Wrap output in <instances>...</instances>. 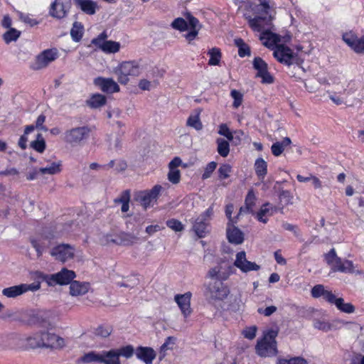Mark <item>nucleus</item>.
I'll use <instances>...</instances> for the list:
<instances>
[{
    "mask_svg": "<svg viewBox=\"0 0 364 364\" xmlns=\"http://www.w3.org/2000/svg\"><path fill=\"white\" fill-rule=\"evenodd\" d=\"M257 5H250L249 9L253 11L254 17L247 12L244 14L245 18L247 21L249 26L256 32L261 33L259 40L262 44L271 48L281 41V38L271 31L273 28L272 21L274 15L270 12V6L267 0H258Z\"/></svg>",
    "mask_w": 364,
    "mask_h": 364,
    "instance_id": "nucleus-1",
    "label": "nucleus"
},
{
    "mask_svg": "<svg viewBox=\"0 0 364 364\" xmlns=\"http://www.w3.org/2000/svg\"><path fill=\"white\" fill-rule=\"evenodd\" d=\"M278 331L270 329L264 333L263 338L257 342L256 352L261 357H272L277 353L276 337Z\"/></svg>",
    "mask_w": 364,
    "mask_h": 364,
    "instance_id": "nucleus-2",
    "label": "nucleus"
},
{
    "mask_svg": "<svg viewBox=\"0 0 364 364\" xmlns=\"http://www.w3.org/2000/svg\"><path fill=\"white\" fill-rule=\"evenodd\" d=\"M41 331L23 338L17 333H11L6 337L7 347L10 349L18 348L24 341L26 347L31 349L41 348Z\"/></svg>",
    "mask_w": 364,
    "mask_h": 364,
    "instance_id": "nucleus-3",
    "label": "nucleus"
},
{
    "mask_svg": "<svg viewBox=\"0 0 364 364\" xmlns=\"http://www.w3.org/2000/svg\"><path fill=\"white\" fill-rule=\"evenodd\" d=\"M37 278L46 282L48 286L66 285L76 277L75 272L67 268H63L60 272L46 274L42 272H36Z\"/></svg>",
    "mask_w": 364,
    "mask_h": 364,
    "instance_id": "nucleus-4",
    "label": "nucleus"
},
{
    "mask_svg": "<svg viewBox=\"0 0 364 364\" xmlns=\"http://www.w3.org/2000/svg\"><path fill=\"white\" fill-rule=\"evenodd\" d=\"M117 76V80L121 84H127L129 76H138L141 73V68L138 63L134 61H126L119 65L114 70Z\"/></svg>",
    "mask_w": 364,
    "mask_h": 364,
    "instance_id": "nucleus-5",
    "label": "nucleus"
},
{
    "mask_svg": "<svg viewBox=\"0 0 364 364\" xmlns=\"http://www.w3.org/2000/svg\"><path fill=\"white\" fill-rule=\"evenodd\" d=\"M40 289L41 282L36 281L31 284L21 283L4 288L1 291V294L7 299H16L28 291L34 292L38 291Z\"/></svg>",
    "mask_w": 364,
    "mask_h": 364,
    "instance_id": "nucleus-6",
    "label": "nucleus"
},
{
    "mask_svg": "<svg viewBox=\"0 0 364 364\" xmlns=\"http://www.w3.org/2000/svg\"><path fill=\"white\" fill-rule=\"evenodd\" d=\"M50 255L55 260L65 263L75 257L76 250L70 244L61 243L52 247Z\"/></svg>",
    "mask_w": 364,
    "mask_h": 364,
    "instance_id": "nucleus-7",
    "label": "nucleus"
},
{
    "mask_svg": "<svg viewBox=\"0 0 364 364\" xmlns=\"http://www.w3.org/2000/svg\"><path fill=\"white\" fill-rule=\"evenodd\" d=\"M90 129L86 127H78L65 132L64 141L71 146H80L87 139Z\"/></svg>",
    "mask_w": 364,
    "mask_h": 364,
    "instance_id": "nucleus-8",
    "label": "nucleus"
},
{
    "mask_svg": "<svg viewBox=\"0 0 364 364\" xmlns=\"http://www.w3.org/2000/svg\"><path fill=\"white\" fill-rule=\"evenodd\" d=\"M327 263L331 265L333 271H340L343 272H351L353 270V263L350 261H342L336 253L334 249H331L326 255Z\"/></svg>",
    "mask_w": 364,
    "mask_h": 364,
    "instance_id": "nucleus-9",
    "label": "nucleus"
},
{
    "mask_svg": "<svg viewBox=\"0 0 364 364\" xmlns=\"http://www.w3.org/2000/svg\"><path fill=\"white\" fill-rule=\"evenodd\" d=\"M58 55V50L55 48L45 50L37 55L35 62L31 67L35 70L45 68L57 58Z\"/></svg>",
    "mask_w": 364,
    "mask_h": 364,
    "instance_id": "nucleus-10",
    "label": "nucleus"
},
{
    "mask_svg": "<svg viewBox=\"0 0 364 364\" xmlns=\"http://www.w3.org/2000/svg\"><path fill=\"white\" fill-rule=\"evenodd\" d=\"M228 294V289L220 281L210 282L206 287L205 296L212 300H223Z\"/></svg>",
    "mask_w": 364,
    "mask_h": 364,
    "instance_id": "nucleus-11",
    "label": "nucleus"
},
{
    "mask_svg": "<svg viewBox=\"0 0 364 364\" xmlns=\"http://www.w3.org/2000/svg\"><path fill=\"white\" fill-rule=\"evenodd\" d=\"M70 7V0H55L50 5L49 14L53 18L62 19L67 16Z\"/></svg>",
    "mask_w": 364,
    "mask_h": 364,
    "instance_id": "nucleus-12",
    "label": "nucleus"
},
{
    "mask_svg": "<svg viewBox=\"0 0 364 364\" xmlns=\"http://www.w3.org/2000/svg\"><path fill=\"white\" fill-rule=\"evenodd\" d=\"M253 68L257 71L256 77L262 79L264 84H272L274 82L273 76L268 72L267 64L259 57L253 60Z\"/></svg>",
    "mask_w": 364,
    "mask_h": 364,
    "instance_id": "nucleus-13",
    "label": "nucleus"
},
{
    "mask_svg": "<svg viewBox=\"0 0 364 364\" xmlns=\"http://www.w3.org/2000/svg\"><path fill=\"white\" fill-rule=\"evenodd\" d=\"M234 265L244 273L250 271H257L260 269L259 265L247 259L246 253L244 251L237 253Z\"/></svg>",
    "mask_w": 364,
    "mask_h": 364,
    "instance_id": "nucleus-14",
    "label": "nucleus"
},
{
    "mask_svg": "<svg viewBox=\"0 0 364 364\" xmlns=\"http://www.w3.org/2000/svg\"><path fill=\"white\" fill-rule=\"evenodd\" d=\"M107 35L105 33H101L97 38L92 39V43L99 47L105 53H117L119 51L120 45L118 42L107 41L105 39Z\"/></svg>",
    "mask_w": 364,
    "mask_h": 364,
    "instance_id": "nucleus-15",
    "label": "nucleus"
},
{
    "mask_svg": "<svg viewBox=\"0 0 364 364\" xmlns=\"http://www.w3.org/2000/svg\"><path fill=\"white\" fill-rule=\"evenodd\" d=\"M273 55L279 62L287 65H290L295 58L293 51L282 44L276 45Z\"/></svg>",
    "mask_w": 364,
    "mask_h": 364,
    "instance_id": "nucleus-16",
    "label": "nucleus"
},
{
    "mask_svg": "<svg viewBox=\"0 0 364 364\" xmlns=\"http://www.w3.org/2000/svg\"><path fill=\"white\" fill-rule=\"evenodd\" d=\"M53 235L44 234L39 239L31 240L32 246L36 250L38 257H41L43 252L53 245Z\"/></svg>",
    "mask_w": 364,
    "mask_h": 364,
    "instance_id": "nucleus-17",
    "label": "nucleus"
},
{
    "mask_svg": "<svg viewBox=\"0 0 364 364\" xmlns=\"http://www.w3.org/2000/svg\"><path fill=\"white\" fill-rule=\"evenodd\" d=\"M343 40L356 53L364 54V36L358 38L351 33H346L343 35Z\"/></svg>",
    "mask_w": 364,
    "mask_h": 364,
    "instance_id": "nucleus-18",
    "label": "nucleus"
},
{
    "mask_svg": "<svg viewBox=\"0 0 364 364\" xmlns=\"http://www.w3.org/2000/svg\"><path fill=\"white\" fill-rule=\"evenodd\" d=\"M94 83L105 92L113 93L119 91V85L112 78H104L102 77H98L95 79Z\"/></svg>",
    "mask_w": 364,
    "mask_h": 364,
    "instance_id": "nucleus-19",
    "label": "nucleus"
},
{
    "mask_svg": "<svg viewBox=\"0 0 364 364\" xmlns=\"http://www.w3.org/2000/svg\"><path fill=\"white\" fill-rule=\"evenodd\" d=\"M191 294L190 292L175 296L174 299L185 317L189 316L192 311L191 308Z\"/></svg>",
    "mask_w": 364,
    "mask_h": 364,
    "instance_id": "nucleus-20",
    "label": "nucleus"
},
{
    "mask_svg": "<svg viewBox=\"0 0 364 364\" xmlns=\"http://www.w3.org/2000/svg\"><path fill=\"white\" fill-rule=\"evenodd\" d=\"M67 346L65 338L60 336L49 331L48 342L47 343V349L53 350H60Z\"/></svg>",
    "mask_w": 364,
    "mask_h": 364,
    "instance_id": "nucleus-21",
    "label": "nucleus"
},
{
    "mask_svg": "<svg viewBox=\"0 0 364 364\" xmlns=\"http://www.w3.org/2000/svg\"><path fill=\"white\" fill-rule=\"evenodd\" d=\"M227 237L230 243L242 244L244 241V235L237 228L228 225L227 228Z\"/></svg>",
    "mask_w": 364,
    "mask_h": 364,
    "instance_id": "nucleus-22",
    "label": "nucleus"
},
{
    "mask_svg": "<svg viewBox=\"0 0 364 364\" xmlns=\"http://www.w3.org/2000/svg\"><path fill=\"white\" fill-rule=\"evenodd\" d=\"M90 288L89 282H80L79 281H73L70 285V294L73 296H78L85 294Z\"/></svg>",
    "mask_w": 364,
    "mask_h": 364,
    "instance_id": "nucleus-23",
    "label": "nucleus"
},
{
    "mask_svg": "<svg viewBox=\"0 0 364 364\" xmlns=\"http://www.w3.org/2000/svg\"><path fill=\"white\" fill-rule=\"evenodd\" d=\"M136 355L146 364H151L156 357V353L151 348L139 347L136 350Z\"/></svg>",
    "mask_w": 364,
    "mask_h": 364,
    "instance_id": "nucleus-24",
    "label": "nucleus"
},
{
    "mask_svg": "<svg viewBox=\"0 0 364 364\" xmlns=\"http://www.w3.org/2000/svg\"><path fill=\"white\" fill-rule=\"evenodd\" d=\"M311 295L314 298L322 296L328 303L334 299V294L332 291L325 289L323 285L318 284L314 286L311 289Z\"/></svg>",
    "mask_w": 364,
    "mask_h": 364,
    "instance_id": "nucleus-25",
    "label": "nucleus"
},
{
    "mask_svg": "<svg viewBox=\"0 0 364 364\" xmlns=\"http://www.w3.org/2000/svg\"><path fill=\"white\" fill-rule=\"evenodd\" d=\"M74 2L84 13L88 15L95 14L98 9L97 2L92 0H74Z\"/></svg>",
    "mask_w": 364,
    "mask_h": 364,
    "instance_id": "nucleus-26",
    "label": "nucleus"
},
{
    "mask_svg": "<svg viewBox=\"0 0 364 364\" xmlns=\"http://www.w3.org/2000/svg\"><path fill=\"white\" fill-rule=\"evenodd\" d=\"M100 363L104 364H120L117 350L111 349L108 351L100 353Z\"/></svg>",
    "mask_w": 364,
    "mask_h": 364,
    "instance_id": "nucleus-27",
    "label": "nucleus"
},
{
    "mask_svg": "<svg viewBox=\"0 0 364 364\" xmlns=\"http://www.w3.org/2000/svg\"><path fill=\"white\" fill-rule=\"evenodd\" d=\"M138 237L131 233L121 232L117 234L115 245H131L136 242Z\"/></svg>",
    "mask_w": 364,
    "mask_h": 364,
    "instance_id": "nucleus-28",
    "label": "nucleus"
},
{
    "mask_svg": "<svg viewBox=\"0 0 364 364\" xmlns=\"http://www.w3.org/2000/svg\"><path fill=\"white\" fill-rule=\"evenodd\" d=\"M188 21V25L191 28V31L187 33L186 38L191 41H193L198 35V31L200 28V25L199 23V21L197 18L191 16V14H188L187 16Z\"/></svg>",
    "mask_w": 364,
    "mask_h": 364,
    "instance_id": "nucleus-29",
    "label": "nucleus"
},
{
    "mask_svg": "<svg viewBox=\"0 0 364 364\" xmlns=\"http://www.w3.org/2000/svg\"><path fill=\"white\" fill-rule=\"evenodd\" d=\"M114 281L117 286L119 287L132 289L136 285V281L134 278L129 277H121L120 275L117 274L114 277Z\"/></svg>",
    "mask_w": 364,
    "mask_h": 364,
    "instance_id": "nucleus-30",
    "label": "nucleus"
},
{
    "mask_svg": "<svg viewBox=\"0 0 364 364\" xmlns=\"http://www.w3.org/2000/svg\"><path fill=\"white\" fill-rule=\"evenodd\" d=\"M274 213V208L269 203L263 205L259 211L257 213V218L259 221L267 223L268 218L272 216Z\"/></svg>",
    "mask_w": 364,
    "mask_h": 364,
    "instance_id": "nucleus-31",
    "label": "nucleus"
},
{
    "mask_svg": "<svg viewBox=\"0 0 364 364\" xmlns=\"http://www.w3.org/2000/svg\"><path fill=\"white\" fill-rule=\"evenodd\" d=\"M291 144V139L289 137H285L282 141H277L274 143L271 146L272 154L275 156H280L284 149Z\"/></svg>",
    "mask_w": 364,
    "mask_h": 364,
    "instance_id": "nucleus-32",
    "label": "nucleus"
},
{
    "mask_svg": "<svg viewBox=\"0 0 364 364\" xmlns=\"http://www.w3.org/2000/svg\"><path fill=\"white\" fill-rule=\"evenodd\" d=\"M208 223L205 220V218H201L199 217L196 220L193 229L199 237H203L208 232Z\"/></svg>",
    "mask_w": 364,
    "mask_h": 364,
    "instance_id": "nucleus-33",
    "label": "nucleus"
},
{
    "mask_svg": "<svg viewBox=\"0 0 364 364\" xmlns=\"http://www.w3.org/2000/svg\"><path fill=\"white\" fill-rule=\"evenodd\" d=\"M256 175L260 180H263L267 173V163L262 159H257L254 165Z\"/></svg>",
    "mask_w": 364,
    "mask_h": 364,
    "instance_id": "nucleus-34",
    "label": "nucleus"
},
{
    "mask_svg": "<svg viewBox=\"0 0 364 364\" xmlns=\"http://www.w3.org/2000/svg\"><path fill=\"white\" fill-rule=\"evenodd\" d=\"M330 304H335L338 309L347 314L353 313L355 310L354 306L350 303H345L343 298H337L336 295H334V299Z\"/></svg>",
    "mask_w": 364,
    "mask_h": 364,
    "instance_id": "nucleus-35",
    "label": "nucleus"
},
{
    "mask_svg": "<svg viewBox=\"0 0 364 364\" xmlns=\"http://www.w3.org/2000/svg\"><path fill=\"white\" fill-rule=\"evenodd\" d=\"M256 197L252 191H249L246 198L245 206L241 207L240 210V214L244 213H253V207L255 205Z\"/></svg>",
    "mask_w": 364,
    "mask_h": 364,
    "instance_id": "nucleus-36",
    "label": "nucleus"
},
{
    "mask_svg": "<svg viewBox=\"0 0 364 364\" xmlns=\"http://www.w3.org/2000/svg\"><path fill=\"white\" fill-rule=\"evenodd\" d=\"M222 266L218 265L213 268H211L208 272V276L210 279H215V281L225 280L229 277V274H226L222 272Z\"/></svg>",
    "mask_w": 364,
    "mask_h": 364,
    "instance_id": "nucleus-37",
    "label": "nucleus"
},
{
    "mask_svg": "<svg viewBox=\"0 0 364 364\" xmlns=\"http://www.w3.org/2000/svg\"><path fill=\"white\" fill-rule=\"evenodd\" d=\"M62 162L60 161L53 162L50 166L41 168L39 172L41 174L55 175L61 171Z\"/></svg>",
    "mask_w": 364,
    "mask_h": 364,
    "instance_id": "nucleus-38",
    "label": "nucleus"
},
{
    "mask_svg": "<svg viewBox=\"0 0 364 364\" xmlns=\"http://www.w3.org/2000/svg\"><path fill=\"white\" fill-rule=\"evenodd\" d=\"M106 103V97L100 94L93 95L90 100L87 101V104L92 108H98Z\"/></svg>",
    "mask_w": 364,
    "mask_h": 364,
    "instance_id": "nucleus-39",
    "label": "nucleus"
},
{
    "mask_svg": "<svg viewBox=\"0 0 364 364\" xmlns=\"http://www.w3.org/2000/svg\"><path fill=\"white\" fill-rule=\"evenodd\" d=\"M218 153L223 157H226L230 152L229 142L224 139L218 138L216 140Z\"/></svg>",
    "mask_w": 364,
    "mask_h": 364,
    "instance_id": "nucleus-40",
    "label": "nucleus"
},
{
    "mask_svg": "<svg viewBox=\"0 0 364 364\" xmlns=\"http://www.w3.org/2000/svg\"><path fill=\"white\" fill-rule=\"evenodd\" d=\"M235 44L238 48V54L240 57L249 56L250 55V48L242 38L235 39Z\"/></svg>",
    "mask_w": 364,
    "mask_h": 364,
    "instance_id": "nucleus-41",
    "label": "nucleus"
},
{
    "mask_svg": "<svg viewBox=\"0 0 364 364\" xmlns=\"http://www.w3.org/2000/svg\"><path fill=\"white\" fill-rule=\"evenodd\" d=\"M100 353H97L95 351H90L87 353H85L80 358V361L84 363H90L92 362H98L100 363Z\"/></svg>",
    "mask_w": 364,
    "mask_h": 364,
    "instance_id": "nucleus-42",
    "label": "nucleus"
},
{
    "mask_svg": "<svg viewBox=\"0 0 364 364\" xmlns=\"http://www.w3.org/2000/svg\"><path fill=\"white\" fill-rule=\"evenodd\" d=\"M83 33V27L80 23L75 22L73 25V28L70 31V35L72 38L77 42L79 41L82 37Z\"/></svg>",
    "mask_w": 364,
    "mask_h": 364,
    "instance_id": "nucleus-43",
    "label": "nucleus"
},
{
    "mask_svg": "<svg viewBox=\"0 0 364 364\" xmlns=\"http://www.w3.org/2000/svg\"><path fill=\"white\" fill-rule=\"evenodd\" d=\"M210 60L208 64L210 65H218L221 59V52L217 48H213L208 51Z\"/></svg>",
    "mask_w": 364,
    "mask_h": 364,
    "instance_id": "nucleus-44",
    "label": "nucleus"
},
{
    "mask_svg": "<svg viewBox=\"0 0 364 364\" xmlns=\"http://www.w3.org/2000/svg\"><path fill=\"white\" fill-rule=\"evenodd\" d=\"M135 200L138 201L145 209L147 208L153 200L146 191H141L138 193L135 197Z\"/></svg>",
    "mask_w": 364,
    "mask_h": 364,
    "instance_id": "nucleus-45",
    "label": "nucleus"
},
{
    "mask_svg": "<svg viewBox=\"0 0 364 364\" xmlns=\"http://www.w3.org/2000/svg\"><path fill=\"white\" fill-rule=\"evenodd\" d=\"M314 326L315 328L323 332H328L333 329V325L326 320H315L314 322Z\"/></svg>",
    "mask_w": 364,
    "mask_h": 364,
    "instance_id": "nucleus-46",
    "label": "nucleus"
},
{
    "mask_svg": "<svg viewBox=\"0 0 364 364\" xmlns=\"http://www.w3.org/2000/svg\"><path fill=\"white\" fill-rule=\"evenodd\" d=\"M35 129V127L33 125H28V126H26V128H25V130H24V133L20 137L19 140H18V145L19 146V147L21 149H26V146H27V141H28V138H27V135L32 132L33 130Z\"/></svg>",
    "mask_w": 364,
    "mask_h": 364,
    "instance_id": "nucleus-47",
    "label": "nucleus"
},
{
    "mask_svg": "<svg viewBox=\"0 0 364 364\" xmlns=\"http://www.w3.org/2000/svg\"><path fill=\"white\" fill-rule=\"evenodd\" d=\"M31 146L39 153L43 152L46 149V142L41 134H38L36 140L31 143Z\"/></svg>",
    "mask_w": 364,
    "mask_h": 364,
    "instance_id": "nucleus-48",
    "label": "nucleus"
},
{
    "mask_svg": "<svg viewBox=\"0 0 364 364\" xmlns=\"http://www.w3.org/2000/svg\"><path fill=\"white\" fill-rule=\"evenodd\" d=\"M117 234L107 233L104 234L100 237V243L102 245H115Z\"/></svg>",
    "mask_w": 364,
    "mask_h": 364,
    "instance_id": "nucleus-49",
    "label": "nucleus"
},
{
    "mask_svg": "<svg viewBox=\"0 0 364 364\" xmlns=\"http://www.w3.org/2000/svg\"><path fill=\"white\" fill-rule=\"evenodd\" d=\"M20 31L15 28H11L4 34V40L6 43H9L13 41H16L20 36Z\"/></svg>",
    "mask_w": 364,
    "mask_h": 364,
    "instance_id": "nucleus-50",
    "label": "nucleus"
},
{
    "mask_svg": "<svg viewBox=\"0 0 364 364\" xmlns=\"http://www.w3.org/2000/svg\"><path fill=\"white\" fill-rule=\"evenodd\" d=\"M168 179L173 184H178L181 181V171L178 169L168 168Z\"/></svg>",
    "mask_w": 364,
    "mask_h": 364,
    "instance_id": "nucleus-51",
    "label": "nucleus"
},
{
    "mask_svg": "<svg viewBox=\"0 0 364 364\" xmlns=\"http://www.w3.org/2000/svg\"><path fill=\"white\" fill-rule=\"evenodd\" d=\"M187 125L195 128L196 130H200L203 128V125L198 115L190 116L187 120Z\"/></svg>",
    "mask_w": 364,
    "mask_h": 364,
    "instance_id": "nucleus-52",
    "label": "nucleus"
},
{
    "mask_svg": "<svg viewBox=\"0 0 364 364\" xmlns=\"http://www.w3.org/2000/svg\"><path fill=\"white\" fill-rule=\"evenodd\" d=\"M117 352L118 353L119 358L120 355L126 358H129L133 355L134 350L132 346L128 345L117 350Z\"/></svg>",
    "mask_w": 364,
    "mask_h": 364,
    "instance_id": "nucleus-53",
    "label": "nucleus"
},
{
    "mask_svg": "<svg viewBox=\"0 0 364 364\" xmlns=\"http://www.w3.org/2000/svg\"><path fill=\"white\" fill-rule=\"evenodd\" d=\"M230 95L234 100L232 106L235 108H238L242 103L243 95L237 90H232L230 92Z\"/></svg>",
    "mask_w": 364,
    "mask_h": 364,
    "instance_id": "nucleus-54",
    "label": "nucleus"
},
{
    "mask_svg": "<svg viewBox=\"0 0 364 364\" xmlns=\"http://www.w3.org/2000/svg\"><path fill=\"white\" fill-rule=\"evenodd\" d=\"M278 364H308L307 361L301 357H294L290 359H279Z\"/></svg>",
    "mask_w": 364,
    "mask_h": 364,
    "instance_id": "nucleus-55",
    "label": "nucleus"
},
{
    "mask_svg": "<svg viewBox=\"0 0 364 364\" xmlns=\"http://www.w3.org/2000/svg\"><path fill=\"white\" fill-rule=\"evenodd\" d=\"M218 174L220 179H225L230 176V173L232 171V167L229 164H223L218 168Z\"/></svg>",
    "mask_w": 364,
    "mask_h": 364,
    "instance_id": "nucleus-56",
    "label": "nucleus"
},
{
    "mask_svg": "<svg viewBox=\"0 0 364 364\" xmlns=\"http://www.w3.org/2000/svg\"><path fill=\"white\" fill-rule=\"evenodd\" d=\"M166 225L175 232H181L183 230V225L178 220L171 219L166 221Z\"/></svg>",
    "mask_w": 364,
    "mask_h": 364,
    "instance_id": "nucleus-57",
    "label": "nucleus"
},
{
    "mask_svg": "<svg viewBox=\"0 0 364 364\" xmlns=\"http://www.w3.org/2000/svg\"><path fill=\"white\" fill-rule=\"evenodd\" d=\"M171 26L176 30L183 31L188 28V23L182 18H177L171 23Z\"/></svg>",
    "mask_w": 364,
    "mask_h": 364,
    "instance_id": "nucleus-58",
    "label": "nucleus"
},
{
    "mask_svg": "<svg viewBox=\"0 0 364 364\" xmlns=\"http://www.w3.org/2000/svg\"><path fill=\"white\" fill-rule=\"evenodd\" d=\"M216 167L217 163L215 161H212L208 164L205 168L204 173L202 175V178L205 180L210 178L212 173L215 170Z\"/></svg>",
    "mask_w": 364,
    "mask_h": 364,
    "instance_id": "nucleus-59",
    "label": "nucleus"
},
{
    "mask_svg": "<svg viewBox=\"0 0 364 364\" xmlns=\"http://www.w3.org/2000/svg\"><path fill=\"white\" fill-rule=\"evenodd\" d=\"M257 330V328L255 326L246 327L242 331V333L245 338L250 339V340H252L256 336Z\"/></svg>",
    "mask_w": 364,
    "mask_h": 364,
    "instance_id": "nucleus-60",
    "label": "nucleus"
},
{
    "mask_svg": "<svg viewBox=\"0 0 364 364\" xmlns=\"http://www.w3.org/2000/svg\"><path fill=\"white\" fill-rule=\"evenodd\" d=\"M112 333L109 326H99L95 331V335L101 338H107Z\"/></svg>",
    "mask_w": 364,
    "mask_h": 364,
    "instance_id": "nucleus-61",
    "label": "nucleus"
},
{
    "mask_svg": "<svg viewBox=\"0 0 364 364\" xmlns=\"http://www.w3.org/2000/svg\"><path fill=\"white\" fill-rule=\"evenodd\" d=\"M218 134L225 136L229 141L233 139L232 133L230 131L229 128L225 124H222L219 127Z\"/></svg>",
    "mask_w": 364,
    "mask_h": 364,
    "instance_id": "nucleus-62",
    "label": "nucleus"
},
{
    "mask_svg": "<svg viewBox=\"0 0 364 364\" xmlns=\"http://www.w3.org/2000/svg\"><path fill=\"white\" fill-rule=\"evenodd\" d=\"M138 86L141 90L148 91L154 87L153 82L147 80L146 79H141L139 80Z\"/></svg>",
    "mask_w": 364,
    "mask_h": 364,
    "instance_id": "nucleus-63",
    "label": "nucleus"
},
{
    "mask_svg": "<svg viewBox=\"0 0 364 364\" xmlns=\"http://www.w3.org/2000/svg\"><path fill=\"white\" fill-rule=\"evenodd\" d=\"M161 190H162L161 186L156 185L151 190L146 191V192L149 194V196H150V197L152 200H154L159 196Z\"/></svg>",
    "mask_w": 364,
    "mask_h": 364,
    "instance_id": "nucleus-64",
    "label": "nucleus"
}]
</instances>
